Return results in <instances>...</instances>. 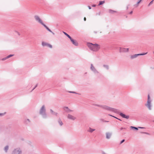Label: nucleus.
Instances as JSON below:
<instances>
[{"instance_id":"1","label":"nucleus","mask_w":154,"mask_h":154,"mask_svg":"<svg viewBox=\"0 0 154 154\" xmlns=\"http://www.w3.org/2000/svg\"><path fill=\"white\" fill-rule=\"evenodd\" d=\"M87 45L91 50L94 52L98 51L100 48V45L97 44L88 43Z\"/></svg>"},{"instance_id":"2","label":"nucleus","mask_w":154,"mask_h":154,"mask_svg":"<svg viewBox=\"0 0 154 154\" xmlns=\"http://www.w3.org/2000/svg\"><path fill=\"white\" fill-rule=\"evenodd\" d=\"M39 114L43 119H46L48 117V115L46 113V107L45 105H43L40 108L39 110Z\"/></svg>"},{"instance_id":"3","label":"nucleus","mask_w":154,"mask_h":154,"mask_svg":"<svg viewBox=\"0 0 154 154\" xmlns=\"http://www.w3.org/2000/svg\"><path fill=\"white\" fill-rule=\"evenodd\" d=\"M100 106V108H101L104 109L112 112L116 113H119V111L117 109L112 108L110 107L107 106L101 105V106Z\"/></svg>"},{"instance_id":"4","label":"nucleus","mask_w":154,"mask_h":154,"mask_svg":"<svg viewBox=\"0 0 154 154\" xmlns=\"http://www.w3.org/2000/svg\"><path fill=\"white\" fill-rule=\"evenodd\" d=\"M152 100L150 99L149 95V94L148 95V98L147 103L145 105L149 109V110H151L152 109Z\"/></svg>"},{"instance_id":"5","label":"nucleus","mask_w":154,"mask_h":154,"mask_svg":"<svg viewBox=\"0 0 154 154\" xmlns=\"http://www.w3.org/2000/svg\"><path fill=\"white\" fill-rule=\"evenodd\" d=\"M22 153L21 149L19 147H17L14 149L12 152L11 154H22Z\"/></svg>"},{"instance_id":"6","label":"nucleus","mask_w":154,"mask_h":154,"mask_svg":"<svg viewBox=\"0 0 154 154\" xmlns=\"http://www.w3.org/2000/svg\"><path fill=\"white\" fill-rule=\"evenodd\" d=\"M68 119L72 121H74L77 119L76 117L69 113H68L66 116Z\"/></svg>"},{"instance_id":"7","label":"nucleus","mask_w":154,"mask_h":154,"mask_svg":"<svg viewBox=\"0 0 154 154\" xmlns=\"http://www.w3.org/2000/svg\"><path fill=\"white\" fill-rule=\"evenodd\" d=\"M34 18L36 22L41 24L42 25L44 24V23H43L42 20L38 16L35 15L34 16Z\"/></svg>"},{"instance_id":"8","label":"nucleus","mask_w":154,"mask_h":154,"mask_svg":"<svg viewBox=\"0 0 154 154\" xmlns=\"http://www.w3.org/2000/svg\"><path fill=\"white\" fill-rule=\"evenodd\" d=\"M90 69L91 71L93 72L94 74H98L99 73L98 71L95 68L93 64L92 63L91 64Z\"/></svg>"},{"instance_id":"9","label":"nucleus","mask_w":154,"mask_h":154,"mask_svg":"<svg viewBox=\"0 0 154 154\" xmlns=\"http://www.w3.org/2000/svg\"><path fill=\"white\" fill-rule=\"evenodd\" d=\"M147 53L146 52V53H143L140 54H134L133 55H131V56L130 58L131 59H134V58H136L138 56H139L140 55H143L146 54Z\"/></svg>"},{"instance_id":"10","label":"nucleus","mask_w":154,"mask_h":154,"mask_svg":"<svg viewBox=\"0 0 154 154\" xmlns=\"http://www.w3.org/2000/svg\"><path fill=\"white\" fill-rule=\"evenodd\" d=\"M119 51L120 53L128 52L129 51V49L120 47Z\"/></svg>"},{"instance_id":"11","label":"nucleus","mask_w":154,"mask_h":154,"mask_svg":"<svg viewBox=\"0 0 154 154\" xmlns=\"http://www.w3.org/2000/svg\"><path fill=\"white\" fill-rule=\"evenodd\" d=\"M63 109L64 110L65 112L67 113H69L70 112L73 111V110L70 109L68 107L64 106L63 108Z\"/></svg>"},{"instance_id":"12","label":"nucleus","mask_w":154,"mask_h":154,"mask_svg":"<svg viewBox=\"0 0 154 154\" xmlns=\"http://www.w3.org/2000/svg\"><path fill=\"white\" fill-rule=\"evenodd\" d=\"M42 45L43 47L46 46L51 48H52V46L51 45L44 42H42Z\"/></svg>"},{"instance_id":"13","label":"nucleus","mask_w":154,"mask_h":154,"mask_svg":"<svg viewBox=\"0 0 154 154\" xmlns=\"http://www.w3.org/2000/svg\"><path fill=\"white\" fill-rule=\"evenodd\" d=\"M105 134L106 138L107 139H109L112 136V133L111 132H106Z\"/></svg>"},{"instance_id":"14","label":"nucleus","mask_w":154,"mask_h":154,"mask_svg":"<svg viewBox=\"0 0 154 154\" xmlns=\"http://www.w3.org/2000/svg\"><path fill=\"white\" fill-rule=\"evenodd\" d=\"M118 114L123 118H126L127 119H128L129 118V116H126L122 112H119V113Z\"/></svg>"},{"instance_id":"15","label":"nucleus","mask_w":154,"mask_h":154,"mask_svg":"<svg viewBox=\"0 0 154 154\" xmlns=\"http://www.w3.org/2000/svg\"><path fill=\"white\" fill-rule=\"evenodd\" d=\"M70 40L71 42H72V43L75 45L76 46H77L78 45V43L75 40H74L73 39H72V38H71L70 39Z\"/></svg>"},{"instance_id":"16","label":"nucleus","mask_w":154,"mask_h":154,"mask_svg":"<svg viewBox=\"0 0 154 154\" xmlns=\"http://www.w3.org/2000/svg\"><path fill=\"white\" fill-rule=\"evenodd\" d=\"M9 146L8 145H6L4 148V150L5 153H7L9 149Z\"/></svg>"},{"instance_id":"17","label":"nucleus","mask_w":154,"mask_h":154,"mask_svg":"<svg viewBox=\"0 0 154 154\" xmlns=\"http://www.w3.org/2000/svg\"><path fill=\"white\" fill-rule=\"evenodd\" d=\"M46 28V29L48 30L49 32H51L53 35H54V33L52 32L51 29H50L45 24H44L43 25Z\"/></svg>"},{"instance_id":"18","label":"nucleus","mask_w":154,"mask_h":154,"mask_svg":"<svg viewBox=\"0 0 154 154\" xmlns=\"http://www.w3.org/2000/svg\"><path fill=\"white\" fill-rule=\"evenodd\" d=\"M50 111L52 115L56 116H57L58 113L57 112H54L52 109H50Z\"/></svg>"},{"instance_id":"19","label":"nucleus","mask_w":154,"mask_h":154,"mask_svg":"<svg viewBox=\"0 0 154 154\" xmlns=\"http://www.w3.org/2000/svg\"><path fill=\"white\" fill-rule=\"evenodd\" d=\"M95 129H92L91 127H89V128L88 130V131L90 133H92L94 131H95Z\"/></svg>"},{"instance_id":"20","label":"nucleus","mask_w":154,"mask_h":154,"mask_svg":"<svg viewBox=\"0 0 154 154\" xmlns=\"http://www.w3.org/2000/svg\"><path fill=\"white\" fill-rule=\"evenodd\" d=\"M130 128L131 129H134L136 130H138V128H144V127H138V128H136V127H134V126H131Z\"/></svg>"},{"instance_id":"21","label":"nucleus","mask_w":154,"mask_h":154,"mask_svg":"<svg viewBox=\"0 0 154 154\" xmlns=\"http://www.w3.org/2000/svg\"><path fill=\"white\" fill-rule=\"evenodd\" d=\"M58 122L60 126H61L63 125V123L60 119H59L58 120Z\"/></svg>"},{"instance_id":"22","label":"nucleus","mask_w":154,"mask_h":154,"mask_svg":"<svg viewBox=\"0 0 154 154\" xmlns=\"http://www.w3.org/2000/svg\"><path fill=\"white\" fill-rule=\"evenodd\" d=\"M142 0H139V1L137 2V4L134 5V6L135 7H137L138 6L139 4L141 2Z\"/></svg>"},{"instance_id":"23","label":"nucleus","mask_w":154,"mask_h":154,"mask_svg":"<svg viewBox=\"0 0 154 154\" xmlns=\"http://www.w3.org/2000/svg\"><path fill=\"white\" fill-rule=\"evenodd\" d=\"M105 2V1H100L99 2V3L98 4V6H100V5H102L103 4H104Z\"/></svg>"},{"instance_id":"24","label":"nucleus","mask_w":154,"mask_h":154,"mask_svg":"<svg viewBox=\"0 0 154 154\" xmlns=\"http://www.w3.org/2000/svg\"><path fill=\"white\" fill-rule=\"evenodd\" d=\"M103 66L104 68H106L107 70H108L109 69V66L108 65H103Z\"/></svg>"},{"instance_id":"25","label":"nucleus","mask_w":154,"mask_h":154,"mask_svg":"<svg viewBox=\"0 0 154 154\" xmlns=\"http://www.w3.org/2000/svg\"><path fill=\"white\" fill-rule=\"evenodd\" d=\"M63 32L64 33V34L66 35L68 38H69V39H70L71 37L66 32Z\"/></svg>"},{"instance_id":"26","label":"nucleus","mask_w":154,"mask_h":154,"mask_svg":"<svg viewBox=\"0 0 154 154\" xmlns=\"http://www.w3.org/2000/svg\"><path fill=\"white\" fill-rule=\"evenodd\" d=\"M109 13L111 14H113L114 13L116 12V11H114L110 9H109Z\"/></svg>"},{"instance_id":"27","label":"nucleus","mask_w":154,"mask_h":154,"mask_svg":"<svg viewBox=\"0 0 154 154\" xmlns=\"http://www.w3.org/2000/svg\"><path fill=\"white\" fill-rule=\"evenodd\" d=\"M25 122L26 124H28L30 122V121L29 119H27L25 120Z\"/></svg>"},{"instance_id":"28","label":"nucleus","mask_w":154,"mask_h":154,"mask_svg":"<svg viewBox=\"0 0 154 154\" xmlns=\"http://www.w3.org/2000/svg\"><path fill=\"white\" fill-rule=\"evenodd\" d=\"M68 92L69 93H73V94H80L78 93L75 91H68Z\"/></svg>"},{"instance_id":"29","label":"nucleus","mask_w":154,"mask_h":154,"mask_svg":"<svg viewBox=\"0 0 154 154\" xmlns=\"http://www.w3.org/2000/svg\"><path fill=\"white\" fill-rule=\"evenodd\" d=\"M14 54H10L8 56H7V58L8 59L14 56Z\"/></svg>"},{"instance_id":"30","label":"nucleus","mask_w":154,"mask_h":154,"mask_svg":"<svg viewBox=\"0 0 154 154\" xmlns=\"http://www.w3.org/2000/svg\"><path fill=\"white\" fill-rule=\"evenodd\" d=\"M94 106H98L99 107H100V106H101V105L98 104H93Z\"/></svg>"},{"instance_id":"31","label":"nucleus","mask_w":154,"mask_h":154,"mask_svg":"<svg viewBox=\"0 0 154 154\" xmlns=\"http://www.w3.org/2000/svg\"><path fill=\"white\" fill-rule=\"evenodd\" d=\"M153 0H152L149 3V4L148 5V6H149L153 3Z\"/></svg>"},{"instance_id":"32","label":"nucleus","mask_w":154,"mask_h":154,"mask_svg":"<svg viewBox=\"0 0 154 154\" xmlns=\"http://www.w3.org/2000/svg\"><path fill=\"white\" fill-rule=\"evenodd\" d=\"M8 59L7 58V57H5V58H4L2 59V61H4V60H6Z\"/></svg>"},{"instance_id":"33","label":"nucleus","mask_w":154,"mask_h":154,"mask_svg":"<svg viewBox=\"0 0 154 154\" xmlns=\"http://www.w3.org/2000/svg\"><path fill=\"white\" fill-rule=\"evenodd\" d=\"M125 141L124 139L122 140L120 143V144H122Z\"/></svg>"},{"instance_id":"34","label":"nucleus","mask_w":154,"mask_h":154,"mask_svg":"<svg viewBox=\"0 0 154 154\" xmlns=\"http://www.w3.org/2000/svg\"><path fill=\"white\" fill-rule=\"evenodd\" d=\"M5 113H0V116H2L5 115Z\"/></svg>"},{"instance_id":"35","label":"nucleus","mask_w":154,"mask_h":154,"mask_svg":"<svg viewBox=\"0 0 154 154\" xmlns=\"http://www.w3.org/2000/svg\"><path fill=\"white\" fill-rule=\"evenodd\" d=\"M109 115V116H111L113 117H114V118H116V119H118V118H117V117H115V116H112V115Z\"/></svg>"},{"instance_id":"36","label":"nucleus","mask_w":154,"mask_h":154,"mask_svg":"<svg viewBox=\"0 0 154 154\" xmlns=\"http://www.w3.org/2000/svg\"><path fill=\"white\" fill-rule=\"evenodd\" d=\"M15 32L18 35H20V34L19 32H18L17 31H15Z\"/></svg>"},{"instance_id":"37","label":"nucleus","mask_w":154,"mask_h":154,"mask_svg":"<svg viewBox=\"0 0 154 154\" xmlns=\"http://www.w3.org/2000/svg\"><path fill=\"white\" fill-rule=\"evenodd\" d=\"M38 86V84H37L35 86H34V88L32 89V90H34Z\"/></svg>"},{"instance_id":"38","label":"nucleus","mask_w":154,"mask_h":154,"mask_svg":"<svg viewBox=\"0 0 154 154\" xmlns=\"http://www.w3.org/2000/svg\"><path fill=\"white\" fill-rule=\"evenodd\" d=\"M100 121H103H103H104V120L103 119H100Z\"/></svg>"},{"instance_id":"39","label":"nucleus","mask_w":154,"mask_h":154,"mask_svg":"<svg viewBox=\"0 0 154 154\" xmlns=\"http://www.w3.org/2000/svg\"><path fill=\"white\" fill-rule=\"evenodd\" d=\"M142 133H143L145 134H149V133H147V132H142Z\"/></svg>"},{"instance_id":"40","label":"nucleus","mask_w":154,"mask_h":154,"mask_svg":"<svg viewBox=\"0 0 154 154\" xmlns=\"http://www.w3.org/2000/svg\"><path fill=\"white\" fill-rule=\"evenodd\" d=\"M96 6V5H92V6L93 7H95Z\"/></svg>"},{"instance_id":"41","label":"nucleus","mask_w":154,"mask_h":154,"mask_svg":"<svg viewBox=\"0 0 154 154\" xmlns=\"http://www.w3.org/2000/svg\"><path fill=\"white\" fill-rule=\"evenodd\" d=\"M88 8L89 9H91V7L90 6H88Z\"/></svg>"},{"instance_id":"42","label":"nucleus","mask_w":154,"mask_h":154,"mask_svg":"<svg viewBox=\"0 0 154 154\" xmlns=\"http://www.w3.org/2000/svg\"><path fill=\"white\" fill-rule=\"evenodd\" d=\"M84 20L85 21L86 20V18L85 17H84Z\"/></svg>"},{"instance_id":"43","label":"nucleus","mask_w":154,"mask_h":154,"mask_svg":"<svg viewBox=\"0 0 154 154\" xmlns=\"http://www.w3.org/2000/svg\"><path fill=\"white\" fill-rule=\"evenodd\" d=\"M124 128H120V130H122V129H124Z\"/></svg>"},{"instance_id":"44","label":"nucleus","mask_w":154,"mask_h":154,"mask_svg":"<svg viewBox=\"0 0 154 154\" xmlns=\"http://www.w3.org/2000/svg\"><path fill=\"white\" fill-rule=\"evenodd\" d=\"M133 13V11H131V12H130L129 13L130 14H131Z\"/></svg>"},{"instance_id":"45","label":"nucleus","mask_w":154,"mask_h":154,"mask_svg":"<svg viewBox=\"0 0 154 154\" xmlns=\"http://www.w3.org/2000/svg\"><path fill=\"white\" fill-rule=\"evenodd\" d=\"M129 5H128L127 7V9H128V8Z\"/></svg>"},{"instance_id":"46","label":"nucleus","mask_w":154,"mask_h":154,"mask_svg":"<svg viewBox=\"0 0 154 154\" xmlns=\"http://www.w3.org/2000/svg\"><path fill=\"white\" fill-rule=\"evenodd\" d=\"M103 122H109V121H105V120H104V121H103Z\"/></svg>"},{"instance_id":"47","label":"nucleus","mask_w":154,"mask_h":154,"mask_svg":"<svg viewBox=\"0 0 154 154\" xmlns=\"http://www.w3.org/2000/svg\"><path fill=\"white\" fill-rule=\"evenodd\" d=\"M97 32H96V31H94V33H96H96H97Z\"/></svg>"},{"instance_id":"48","label":"nucleus","mask_w":154,"mask_h":154,"mask_svg":"<svg viewBox=\"0 0 154 154\" xmlns=\"http://www.w3.org/2000/svg\"><path fill=\"white\" fill-rule=\"evenodd\" d=\"M119 119V120H120V121H121V119Z\"/></svg>"},{"instance_id":"49","label":"nucleus","mask_w":154,"mask_h":154,"mask_svg":"<svg viewBox=\"0 0 154 154\" xmlns=\"http://www.w3.org/2000/svg\"><path fill=\"white\" fill-rule=\"evenodd\" d=\"M152 122H154V120H153V121H152Z\"/></svg>"},{"instance_id":"50","label":"nucleus","mask_w":154,"mask_h":154,"mask_svg":"<svg viewBox=\"0 0 154 154\" xmlns=\"http://www.w3.org/2000/svg\"><path fill=\"white\" fill-rule=\"evenodd\" d=\"M153 54H154V51L153 52Z\"/></svg>"}]
</instances>
